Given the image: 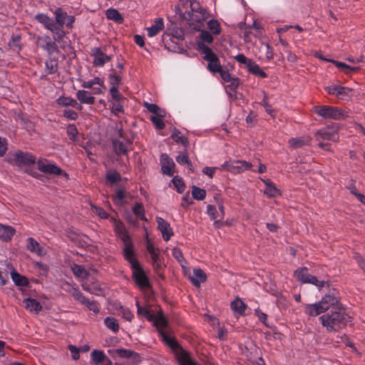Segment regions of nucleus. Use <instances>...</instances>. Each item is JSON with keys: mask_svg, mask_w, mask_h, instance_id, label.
<instances>
[{"mask_svg": "<svg viewBox=\"0 0 365 365\" xmlns=\"http://www.w3.org/2000/svg\"><path fill=\"white\" fill-rule=\"evenodd\" d=\"M319 320L327 332H337L346 327L347 324L351 321V317L344 307H338L322 315Z\"/></svg>", "mask_w": 365, "mask_h": 365, "instance_id": "1", "label": "nucleus"}, {"mask_svg": "<svg viewBox=\"0 0 365 365\" xmlns=\"http://www.w3.org/2000/svg\"><path fill=\"white\" fill-rule=\"evenodd\" d=\"M338 307H343L340 302V297L334 293H330L326 294L320 302L306 305L305 313L310 317H317L325 313L329 309L334 310Z\"/></svg>", "mask_w": 365, "mask_h": 365, "instance_id": "2", "label": "nucleus"}, {"mask_svg": "<svg viewBox=\"0 0 365 365\" xmlns=\"http://www.w3.org/2000/svg\"><path fill=\"white\" fill-rule=\"evenodd\" d=\"M313 112L324 120H344L349 117V112L341 108L319 105L314 106Z\"/></svg>", "mask_w": 365, "mask_h": 365, "instance_id": "3", "label": "nucleus"}, {"mask_svg": "<svg viewBox=\"0 0 365 365\" xmlns=\"http://www.w3.org/2000/svg\"><path fill=\"white\" fill-rule=\"evenodd\" d=\"M342 128V125L337 123H331L325 127L321 128L314 133L317 140H329L334 143H339L340 137L339 131Z\"/></svg>", "mask_w": 365, "mask_h": 365, "instance_id": "4", "label": "nucleus"}, {"mask_svg": "<svg viewBox=\"0 0 365 365\" xmlns=\"http://www.w3.org/2000/svg\"><path fill=\"white\" fill-rule=\"evenodd\" d=\"M216 205L207 206V214L214 221V226L216 229H220L224 226V217L225 215L224 200L219 196L214 197Z\"/></svg>", "mask_w": 365, "mask_h": 365, "instance_id": "5", "label": "nucleus"}, {"mask_svg": "<svg viewBox=\"0 0 365 365\" xmlns=\"http://www.w3.org/2000/svg\"><path fill=\"white\" fill-rule=\"evenodd\" d=\"M197 46L199 50L204 54V58L208 62L207 68L209 71L214 73L222 71V68L220 64L219 59L211 48L202 43H198Z\"/></svg>", "mask_w": 365, "mask_h": 365, "instance_id": "6", "label": "nucleus"}, {"mask_svg": "<svg viewBox=\"0 0 365 365\" xmlns=\"http://www.w3.org/2000/svg\"><path fill=\"white\" fill-rule=\"evenodd\" d=\"M7 161L9 163L21 167L34 164L36 163V158L29 153L19 150L16 153H9Z\"/></svg>", "mask_w": 365, "mask_h": 365, "instance_id": "7", "label": "nucleus"}, {"mask_svg": "<svg viewBox=\"0 0 365 365\" xmlns=\"http://www.w3.org/2000/svg\"><path fill=\"white\" fill-rule=\"evenodd\" d=\"M36 163L38 170L43 173L56 176L63 175L66 179L69 178L67 173L46 159H39Z\"/></svg>", "mask_w": 365, "mask_h": 365, "instance_id": "8", "label": "nucleus"}, {"mask_svg": "<svg viewBox=\"0 0 365 365\" xmlns=\"http://www.w3.org/2000/svg\"><path fill=\"white\" fill-rule=\"evenodd\" d=\"M152 322L158 329L160 336L163 337V340L167 343V344L174 348L176 346V342L173 339L168 337L163 329V327L167 326L168 321L164 317L163 312L161 309H160L155 315L154 314V319Z\"/></svg>", "mask_w": 365, "mask_h": 365, "instance_id": "9", "label": "nucleus"}, {"mask_svg": "<svg viewBox=\"0 0 365 365\" xmlns=\"http://www.w3.org/2000/svg\"><path fill=\"white\" fill-rule=\"evenodd\" d=\"M184 2H190L191 12L190 18L192 21L200 23L205 21L209 17L207 10L200 6L197 0H181Z\"/></svg>", "mask_w": 365, "mask_h": 365, "instance_id": "10", "label": "nucleus"}, {"mask_svg": "<svg viewBox=\"0 0 365 365\" xmlns=\"http://www.w3.org/2000/svg\"><path fill=\"white\" fill-rule=\"evenodd\" d=\"M131 268L133 269V277L137 286L141 289L149 288L150 283L148 279L140 264L135 263Z\"/></svg>", "mask_w": 365, "mask_h": 365, "instance_id": "11", "label": "nucleus"}, {"mask_svg": "<svg viewBox=\"0 0 365 365\" xmlns=\"http://www.w3.org/2000/svg\"><path fill=\"white\" fill-rule=\"evenodd\" d=\"M252 167L250 163L246 161L225 162L221 167L222 170H225L232 173H241L249 170Z\"/></svg>", "mask_w": 365, "mask_h": 365, "instance_id": "12", "label": "nucleus"}, {"mask_svg": "<svg viewBox=\"0 0 365 365\" xmlns=\"http://www.w3.org/2000/svg\"><path fill=\"white\" fill-rule=\"evenodd\" d=\"M160 162L162 165V172L165 175L173 176L175 173V163L167 154L161 155Z\"/></svg>", "mask_w": 365, "mask_h": 365, "instance_id": "13", "label": "nucleus"}, {"mask_svg": "<svg viewBox=\"0 0 365 365\" xmlns=\"http://www.w3.org/2000/svg\"><path fill=\"white\" fill-rule=\"evenodd\" d=\"M158 228L162 233L163 237L165 241H168L173 235V232L168 222L161 217L157 218Z\"/></svg>", "mask_w": 365, "mask_h": 365, "instance_id": "14", "label": "nucleus"}, {"mask_svg": "<svg viewBox=\"0 0 365 365\" xmlns=\"http://www.w3.org/2000/svg\"><path fill=\"white\" fill-rule=\"evenodd\" d=\"M37 44L41 48L47 51L49 53H53L57 51L55 42L52 41L49 36H41L37 38Z\"/></svg>", "mask_w": 365, "mask_h": 365, "instance_id": "15", "label": "nucleus"}, {"mask_svg": "<svg viewBox=\"0 0 365 365\" xmlns=\"http://www.w3.org/2000/svg\"><path fill=\"white\" fill-rule=\"evenodd\" d=\"M262 182L265 185L263 193L268 197L272 198L282 195L281 190L269 179H262Z\"/></svg>", "mask_w": 365, "mask_h": 365, "instance_id": "16", "label": "nucleus"}, {"mask_svg": "<svg viewBox=\"0 0 365 365\" xmlns=\"http://www.w3.org/2000/svg\"><path fill=\"white\" fill-rule=\"evenodd\" d=\"M325 90L329 94L336 95L337 97L343 98L349 96V93L352 91V89L341 86H328Z\"/></svg>", "mask_w": 365, "mask_h": 365, "instance_id": "17", "label": "nucleus"}, {"mask_svg": "<svg viewBox=\"0 0 365 365\" xmlns=\"http://www.w3.org/2000/svg\"><path fill=\"white\" fill-rule=\"evenodd\" d=\"M26 309L31 313L38 314L42 309L43 306L36 299L29 297L23 301Z\"/></svg>", "mask_w": 365, "mask_h": 365, "instance_id": "18", "label": "nucleus"}, {"mask_svg": "<svg viewBox=\"0 0 365 365\" xmlns=\"http://www.w3.org/2000/svg\"><path fill=\"white\" fill-rule=\"evenodd\" d=\"M312 138L310 136L292 138L289 140L288 143L290 148L297 149L304 145H309L311 143Z\"/></svg>", "mask_w": 365, "mask_h": 365, "instance_id": "19", "label": "nucleus"}, {"mask_svg": "<svg viewBox=\"0 0 365 365\" xmlns=\"http://www.w3.org/2000/svg\"><path fill=\"white\" fill-rule=\"evenodd\" d=\"M124 242V256L125 259L130 263L131 267L134 266V264H139V262L137 261V259L134 257L133 247L130 241V238L128 239L125 241H123Z\"/></svg>", "mask_w": 365, "mask_h": 365, "instance_id": "20", "label": "nucleus"}, {"mask_svg": "<svg viewBox=\"0 0 365 365\" xmlns=\"http://www.w3.org/2000/svg\"><path fill=\"white\" fill-rule=\"evenodd\" d=\"M15 233L16 230L13 227L0 224V239L2 241H10Z\"/></svg>", "mask_w": 365, "mask_h": 365, "instance_id": "21", "label": "nucleus"}, {"mask_svg": "<svg viewBox=\"0 0 365 365\" xmlns=\"http://www.w3.org/2000/svg\"><path fill=\"white\" fill-rule=\"evenodd\" d=\"M28 245L27 249L34 253L37 254L38 256H44L46 254V250L41 247L39 243L32 237L27 240Z\"/></svg>", "mask_w": 365, "mask_h": 365, "instance_id": "22", "label": "nucleus"}, {"mask_svg": "<svg viewBox=\"0 0 365 365\" xmlns=\"http://www.w3.org/2000/svg\"><path fill=\"white\" fill-rule=\"evenodd\" d=\"M252 350L250 354L246 353V356L252 363L257 365H265L262 358L260 356V350L256 346L251 347Z\"/></svg>", "mask_w": 365, "mask_h": 365, "instance_id": "23", "label": "nucleus"}, {"mask_svg": "<svg viewBox=\"0 0 365 365\" xmlns=\"http://www.w3.org/2000/svg\"><path fill=\"white\" fill-rule=\"evenodd\" d=\"M94 61L93 64L96 66H102L106 62L110 61L111 58L103 53L99 48H95L93 51Z\"/></svg>", "mask_w": 365, "mask_h": 365, "instance_id": "24", "label": "nucleus"}, {"mask_svg": "<svg viewBox=\"0 0 365 365\" xmlns=\"http://www.w3.org/2000/svg\"><path fill=\"white\" fill-rule=\"evenodd\" d=\"M189 279L192 282L194 286L199 287L202 282H205L207 279L205 273L201 269H195L193 271V275L190 276Z\"/></svg>", "mask_w": 365, "mask_h": 365, "instance_id": "25", "label": "nucleus"}, {"mask_svg": "<svg viewBox=\"0 0 365 365\" xmlns=\"http://www.w3.org/2000/svg\"><path fill=\"white\" fill-rule=\"evenodd\" d=\"M91 358L93 362L96 365H99L100 364H109L110 360L105 355L103 351L100 350H94L91 353Z\"/></svg>", "mask_w": 365, "mask_h": 365, "instance_id": "26", "label": "nucleus"}, {"mask_svg": "<svg viewBox=\"0 0 365 365\" xmlns=\"http://www.w3.org/2000/svg\"><path fill=\"white\" fill-rule=\"evenodd\" d=\"M116 353L119 356L122 358H130L132 357L133 359V364H138L140 361L139 355L137 353L133 352V351L124 349H118L116 350Z\"/></svg>", "mask_w": 365, "mask_h": 365, "instance_id": "27", "label": "nucleus"}, {"mask_svg": "<svg viewBox=\"0 0 365 365\" xmlns=\"http://www.w3.org/2000/svg\"><path fill=\"white\" fill-rule=\"evenodd\" d=\"M164 29L163 20L161 18L156 19L155 24L151 27L147 29L149 37H153Z\"/></svg>", "mask_w": 365, "mask_h": 365, "instance_id": "28", "label": "nucleus"}, {"mask_svg": "<svg viewBox=\"0 0 365 365\" xmlns=\"http://www.w3.org/2000/svg\"><path fill=\"white\" fill-rule=\"evenodd\" d=\"M232 309L238 315H245V312L247 308V305L240 299L236 298L230 304Z\"/></svg>", "mask_w": 365, "mask_h": 365, "instance_id": "29", "label": "nucleus"}, {"mask_svg": "<svg viewBox=\"0 0 365 365\" xmlns=\"http://www.w3.org/2000/svg\"><path fill=\"white\" fill-rule=\"evenodd\" d=\"M36 19L42 23L46 29L51 31L56 30L58 24L53 21L51 19L44 14H39L36 16Z\"/></svg>", "mask_w": 365, "mask_h": 365, "instance_id": "30", "label": "nucleus"}, {"mask_svg": "<svg viewBox=\"0 0 365 365\" xmlns=\"http://www.w3.org/2000/svg\"><path fill=\"white\" fill-rule=\"evenodd\" d=\"M147 250L151 256V259L153 260L154 268L156 269L160 268V264L159 255H158V252H157L155 251V249L153 245L148 242V245H147Z\"/></svg>", "mask_w": 365, "mask_h": 365, "instance_id": "31", "label": "nucleus"}, {"mask_svg": "<svg viewBox=\"0 0 365 365\" xmlns=\"http://www.w3.org/2000/svg\"><path fill=\"white\" fill-rule=\"evenodd\" d=\"M77 98L82 103L92 105L94 103L95 98L91 96L88 91H78L76 93Z\"/></svg>", "mask_w": 365, "mask_h": 365, "instance_id": "32", "label": "nucleus"}, {"mask_svg": "<svg viewBox=\"0 0 365 365\" xmlns=\"http://www.w3.org/2000/svg\"><path fill=\"white\" fill-rule=\"evenodd\" d=\"M106 14L108 19L113 20L118 24H122L123 22V17L116 9H109L106 11Z\"/></svg>", "mask_w": 365, "mask_h": 365, "instance_id": "33", "label": "nucleus"}, {"mask_svg": "<svg viewBox=\"0 0 365 365\" xmlns=\"http://www.w3.org/2000/svg\"><path fill=\"white\" fill-rule=\"evenodd\" d=\"M113 150L117 155H125L127 153V145L123 142L118 140H115L113 141Z\"/></svg>", "mask_w": 365, "mask_h": 365, "instance_id": "34", "label": "nucleus"}, {"mask_svg": "<svg viewBox=\"0 0 365 365\" xmlns=\"http://www.w3.org/2000/svg\"><path fill=\"white\" fill-rule=\"evenodd\" d=\"M331 63L337 68L341 69L346 74H351V72H356L359 70V67H351L344 63L335 60L331 61Z\"/></svg>", "mask_w": 365, "mask_h": 365, "instance_id": "35", "label": "nucleus"}, {"mask_svg": "<svg viewBox=\"0 0 365 365\" xmlns=\"http://www.w3.org/2000/svg\"><path fill=\"white\" fill-rule=\"evenodd\" d=\"M247 69L250 72L253 73L255 76H259L261 78H266L267 74L259 68V66L254 61L249 63Z\"/></svg>", "mask_w": 365, "mask_h": 365, "instance_id": "36", "label": "nucleus"}, {"mask_svg": "<svg viewBox=\"0 0 365 365\" xmlns=\"http://www.w3.org/2000/svg\"><path fill=\"white\" fill-rule=\"evenodd\" d=\"M106 180L111 186L120 180V175L116 171H108L106 175Z\"/></svg>", "mask_w": 365, "mask_h": 365, "instance_id": "37", "label": "nucleus"}, {"mask_svg": "<svg viewBox=\"0 0 365 365\" xmlns=\"http://www.w3.org/2000/svg\"><path fill=\"white\" fill-rule=\"evenodd\" d=\"M104 323L106 327L113 332H117L119 330L120 326L116 319L114 317H106L104 319Z\"/></svg>", "mask_w": 365, "mask_h": 365, "instance_id": "38", "label": "nucleus"}, {"mask_svg": "<svg viewBox=\"0 0 365 365\" xmlns=\"http://www.w3.org/2000/svg\"><path fill=\"white\" fill-rule=\"evenodd\" d=\"M144 106L148 109V110L149 112L155 114V115L165 116V111L162 110L156 104H152V103L145 102Z\"/></svg>", "mask_w": 365, "mask_h": 365, "instance_id": "39", "label": "nucleus"}, {"mask_svg": "<svg viewBox=\"0 0 365 365\" xmlns=\"http://www.w3.org/2000/svg\"><path fill=\"white\" fill-rule=\"evenodd\" d=\"M11 277L17 286L24 287L28 284V280L25 277L20 275L16 271H13L11 273Z\"/></svg>", "mask_w": 365, "mask_h": 365, "instance_id": "40", "label": "nucleus"}, {"mask_svg": "<svg viewBox=\"0 0 365 365\" xmlns=\"http://www.w3.org/2000/svg\"><path fill=\"white\" fill-rule=\"evenodd\" d=\"M307 271V269L306 267H302L295 270L294 274L302 283H307V280H308L309 277L311 275L308 274Z\"/></svg>", "mask_w": 365, "mask_h": 365, "instance_id": "41", "label": "nucleus"}, {"mask_svg": "<svg viewBox=\"0 0 365 365\" xmlns=\"http://www.w3.org/2000/svg\"><path fill=\"white\" fill-rule=\"evenodd\" d=\"M115 230L123 241H125L129 239L127 231L122 222H116L115 225Z\"/></svg>", "mask_w": 365, "mask_h": 365, "instance_id": "42", "label": "nucleus"}, {"mask_svg": "<svg viewBox=\"0 0 365 365\" xmlns=\"http://www.w3.org/2000/svg\"><path fill=\"white\" fill-rule=\"evenodd\" d=\"M176 161L179 163V164H187V166L189 167L190 170L191 171H193V168H192V165L190 162V160H189V157H188V153L187 151H185L182 153H180L177 158H176Z\"/></svg>", "mask_w": 365, "mask_h": 365, "instance_id": "43", "label": "nucleus"}, {"mask_svg": "<svg viewBox=\"0 0 365 365\" xmlns=\"http://www.w3.org/2000/svg\"><path fill=\"white\" fill-rule=\"evenodd\" d=\"M219 73L220 74L222 78L226 81V82H231L230 86L232 88H236L238 84V80L237 78H232L230 76V74L228 71H224L222 69V71H220Z\"/></svg>", "mask_w": 365, "mask_h": 365, "instance_id": "44", "label": "nucleus"}, {"mask_svg": "<svg viewBox=\"0 0 365 365\" xmlns=\"http://www.w3.org/2000/svg\"><path fill=\"white\" fill-rule=\"evenodd\" d=\"M73 274L83 279H86L88 276V272L81 265L73 264L71 267Z\"/></svg>", "mask_w": 365, "mask_h": 365, "instance_id": "45", "label": "nucleus"}, {"mask_svg": "<svg viewBox=\"0 0 365 365\" xmlns=\"http://www.w3.org/2000/svg\"><path fill=\"white\" fill-rule=\"evenodd\" d=\"M56 24L59 26H62L63 24H66V18L68 17V15L66 13L63 12L62 9L61 8H58L56 11Z\"/></svg>", "mask_w": 365, "mask_h": 365, "instance_id": "46", "label": "nucleus"}, {"mask_svg": "<svg viewBox=\"0 0 365 365\" xmlns=\"http://www.w3.org/2000/svg\"><path fill=\"white\" fill-rule=\"evenodd\" d=\"M137 312L138 315L145 317L149 322L153 321L154 319V314L150 313L148 309L141 307L138 302H136Z\"/></svg>", "mask_w": 365, "mask_h": 365, "instance_id": "47", "label": "nucleus"}, {"mask_svg": "<svg viewBox=\"0 0 365 365\" xmlns=\"http://www.w3.org/2000/svg\"><path fill=\"white\" fill-rule=\"evenodd\" d=\"M172 138L174 140L178 143H181L185 147H187L189 144L188 140L187 138L183 136L181 133L178 130H175L172 134Z\"/></svg>", "mask_w": 365, "mask_h": 365, "instance_id": "48", "label": "nucleus"}, {"mask_svg": "<svg viewBox=\"0 0 365 365\" xmlns=\"http://www.w3.org/2000/svg\"><path fill=\"white\" fill-rule=\"evenodd\" d=\"M66 133L71 140L73 141L78 140V131L75 125L69 124L67 127Z\"/></svg>", "mask_w": 365, "mask_h": 365, "instance_id": "49", "label": "nucleus"}, {"mask_svg": "<svg viewBox=\"0 0 365 365\" xmlns=\"http://www.w3.org/2000/svg\"><path fill=\"white\" fill-rule=\"evenodd\" d=\"M192 196L197 200H202L205 197L206 191L204 189H201L196 186H192Z\"/></svg>", "mask_w": 365, "mask_h": 365, "instance_id": "50", "label": "nucleus"}, {"mask_svg": "<svg viewBox=\"0 0 365 365\" xmlns=\"http://www.w3.org/2000/svg\"><path fill=\"white\" fill-rule=\"evenodd\" d=\"M57 102L60 106H71L75 107L78 104L76 100L68 97H61L57 100Z\"/></svg>", "mask_w": 365, "mask_h": 365, "instance_id": "51", "label": "nucleus"}, {"mask_svg": "<svg viewBox=\"0 0 365 365\" xmlns=\"http://www.w3.org/2000/svg\"><path fill=\"white\" fill-rule=\"evenodd\" d=\"M46 68L48 73H54L58 70V61L56 59H50L46 62Z\"/></svg>", "mask_w": 365, "mask_h": 365, "instance_id": "52", "label": "nucleus"}, {"mask_svg": "<svg viewBox=\"0 0 365 365\" xmlns=\"http://www.w3.org/2000/svg\"><path fill=\"white\" fill-rule=\"evenodd\" d=\"M133 212L138 216L140 220L146 221L147 219L145 217L144 212V208L141 203H137L135 207H133Z\"/></svg>", "mask_w": 365, "mask_h": 365, "instance_id": "53", "label": "nucleus"}, {"mask_svg": "<svg viewBox=\"0 0 365 365\" xmlns=\"http://www.w3.org/2000/svg\"><path fill=\"white\" fill-rule=\"evenodd\" d=\"M339 338L340 341L345 343L347 346L351 348L356 353H359L357 349L346 334H341Z\"/></svg>", "mask_w": 365, "mask_h": 365, "instance_id": "54", "label": "nucleus"}, {"mask_svg": "<svg viewBox=\"0 0 365 365\" xmlns=\"http://www.w3.org/2000/svg\"><path fill=\"white\" fill-rule=\"evenodd\" d=\"M82 287L84 290H86L91 294H94L96 295H102L103 294V289L98 286H93L91 287L89 285L83 284Z\"/></svg>", "mask_w": 365, "mask_h": 365, "instance_id": "55", "label": "nucleus"}, {"mask_svg": "<svg viewBox=\"0 0 365 365\" xmlns=\"http://www.w3.org/2000/svg\"><path fill=\"white\" fill-rule=\"evenodd\" d=\"M207 27L213 34H219L220 33V24L217 21H210L207 23Z\"/></svg>", "mask_w": 365, "mask_h": 365, "instance_id": "56", "label": "nucleus"}, {"mask_svg": "<svg viewBox=\"0 0 365 365\" xmlns=\"http://www.w3.org/2000/svg\"><path fill=\"white\" fill-rule=\"evenodd\" d=\"M165 116L153 115L150 117V120L158 129H163L165 128V123L162 120V118Z\"/></svg>", "mask_w": 365, "mask_h": 365, "instance_id": "57", "label": "nucleus"}, {"mask_svg": "<svg viewBox=\"0 0 365 365\" xmlns=\"http://www.w3.org/2000/svg\"><path fill=\"white\" fill-rule=\"evenodd\" d=\"M91 210L102 219H106L108 217V214L102 207L91 205Z\"/></svg>", "mask_w": 365, "mask_h": 365, "instance_id": "58", "label": "nucleus"}, {"mask_svg": "<svg viewBox=\"0 0 365 365\" xmlns=\"http://www.w3.org/2000/svg\"><path fill=\"white\" fill-rule=\"evenodd\" d=\"M126 196L125 191L123 189H119L115 196L114 197V201L118 205H122L123 203V200Z\"/></svg>", "mask_w": 365, "mask_h": 365, "instance_id": "59", "label": "nucleus"}, {"mask_svg": "<svg viewBox=\"0 0 365 365\" xmlns=\"http://www.w3.org/2000/svg\"><path fill=\"white\" fill-rule=\"evenodd\" d=\"M350 192L363 205H365V195L359 192L355 187L349 188Z\"/></svg>", "mask_w": 365, "mask_h": 365, "instance_id": "60", "label": "nucleus"}, {"mask_svg": "<svg viewBox=\"0 0 365 365\" xmlns=\"http://www.w3.org/2000/svg\"><path fill=\"white\" fill-rule=\"evenodd\" d=\"M173 182L179 192H182L185 188V184L182 178L175 176L173 179Z\"/></svg>", "mask_w": 365, "mask_h": 365, "instance_id": "61", "label": "nucleus"}, {"mask_svg": "<svg viewBox=\"0 0 365 365\" xmlns=\"http://www.w3.org/2000/svg\"><path fill=\"white\" fill-rule=\"evenodd\" d=\"M173 257L180 263L185 262L182 252L178 247H175L173 250Z\"/></svg>", "mask_w": 365, "mask_h": 365, "instance_id": "62", "label": "nucleus"}, {"mask_svg": "<svg viewBox=\"0 0 365 365\" xmlns=\"http://www.w3.org/2000/svg\"><path fill=\"white\" fill-rule=\"evenodd\" d=\"M200 38L202 41V43L203 44H204L203 42L210 43L213 41L212 36L207 31H202L200 33Z\"/></svg>", "mask_w": 365, "mask_h": 365, "instance_id": "63", "label": "nucleus"}, {"mask_svg": "<svg viewBox=\"0 0 365 365\" xmlns=\"http://www.w3.org/2000/svg\"><path fill=\"white\" fill-rule=\"evenodd\" d=\"M119 310L120 311V313L124 319L128 322L132 320L133 314L128 308L120 307Z\"/></svg>", "mask_w": 365, "mask_h": 365, "instance_id": "64", "label": "nucleus"}]
</instances>
